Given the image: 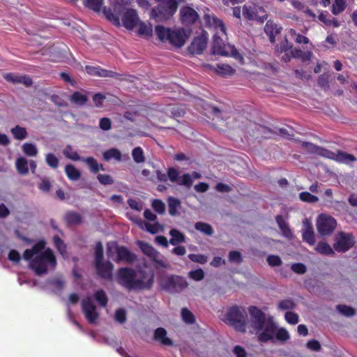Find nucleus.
Masks as SVG:
<instances>
[{"label":"nucleus","instance_id":"nucleus-1","mask_svg":"<svg viewBox=\"0 0 357 357\" xmlns=\"http://www.w3.org/2000/svg\"><path fill=\"white\" fill-rule=\"evenodd\" d=\"M23 259L29 261L30 268L38 275L54 270L56 265L52 250L45 249L43 241L38 242L31 249H26L23 254Z\"/></svg>","mask_w":357,"mask_h":357},{"label":"nucleus","instance_id":"nucleus-2","mask_svg":"<svg viewBox=\"0 0 357 357\" xmlns=\"http://www.w3.org/2000/svg\"><path fill=\"white\" fill-rule=\"evenodd\" d=\"M204 20L207 25L215 31L212 47L213 53L222 56H232L243 63V58L242 56L233 45L227 43L226 29L223 22L209 11L204 14Z\"/></svg>","mask_w":357,"mask_h":357},{"label":"nucleus","instance_id":"nucleus-3","mask_svg":"<svg viewBox=\"0 0 357 357\" xmlns=\"http://www.w3.org/2000/svg\"><path fill=\"white\" fill-rule=\"evenodd\" d=\"M250 319L248 321V329L250 333L258 335L260 342L274 340V330L276 324L272 317L266 315L261 310L255 306L248 309Z\"/></svg>","mask_w":357,"mask_h":357},{"label":"nucleus","instance_id":"nucleus-4","mask_svg":"<svg viewBox=\"0 0 357 357\" xmlns=\"http://www.w3.org/2000/svg\"><path fill=\"white\" fill-rule=\"evenodd\" d=\"M154 273L149 269L135 271L122 268L118 271L116 280L128 290L149 289L153 285Z\"/></svg>","mask_w":357,"mask_h":357},{"label":"nucleus","instance_id":"nucleus-5","mask_svg":"<svg viewBox=\"0 0 357 357\" xmlns=\"http://www.w3.org/2000/svg\"><path fill=\"white\" fill-rule=\"evenodd\" d=\"M102 13L105 17L112 22L116 26H120L123 25L128 30H132L138 24L139 17L137 11L134 9H126L124 10L121 20L117 14V8L115 7L114 11L110 9H102Z\"/></svg>","mask_w":357,"mask_h":357},{"label":"nucleus","instance_id":"nucleus-6","mask_svg":"<svg viewBox=\"0 0 357 357\" xmlns=\"http://www.w3.org/2000/svg\"><path fill=\"white\" fill-rule=\"evenodd\" d=\"M155 31L160 41H169L170 44L177 47H182L189 36V34L183 29H170L160 25L155 26Z\"/></svg>","mask_w":357,"mask_h":357},{"label":"nucleus","instance_id":"nucleus-7","mask_svg":"<svg viewBox=\"0 0 357 357\" xmlns=\"http://www.w3.org/2000/svg\"><path fill=\"white\" fill-rule=\"evenodd\" d=\"M302 144L303 146L309 151L338 162L349 165L356 160L354 155L342 151L333 152L324 148L317 146L309 142H303Z\"/></svg>","mask_w":357,"mask_h":357},{"label":"nucleus","instance_id":"nucleus-8","mask_svg":"<svg viewBox=\"0 0 357 357\" xmlns=\"http://www.w3.org/2000/svg\"><path fill=\"white\" fill-rule=\"evenodd\" d=\"M233 15L238 19H240L242 15L246 20H255L260 23H263L267 19L264 8L252 2L245 3L242 8L240 6L234 7Z\"/></svg>","mask_w":357,"mask_h":357},{"label":"nucleus","instance_id":"nucleus-9","mask_svg":"<svg viewBox=\"0 0 357 357\" xmlns=\"http://www.w3.org/2000/svg\"><path fill=\"white\" fill-rule=\"evenodd\" d=\"M160 286L171 293L179 292L187 287L186 280L178 275H166L160 279Z\"/></svg>","mask_w":357,"mask_h":357},{"label":"nucleus","instance_id":"nucleus-10","mask_svg":"<svg viewBox=\"0 0 357 357\" xmlns=\"http://www.w3.org/2000/svg\"><path fill=\"white\" fill-rule=\"evenodd\" d=\"M228 324L234 326L238 331H246L248 321H245L241 310L237 307H233L229 310L226 315Z\"/></svg>","mask_w":357,"mask_h":357},{"label":"nucleus","instance_id":"nucleus-11","mask_svg":"<svg viewBox=\"0 0 357 357\" xmlns=\"http://www.w3.org/2000/svg\"><path fill=\"white\" fill-rule=\"evenodd\" d=\"M336 226L335 219L329 215L322 213L317 217L316 227L318 233L321 236L330 235Z\"/></svg>","mask_w":357,"mask_h":357},{"label":"nucleus","instance_id":"nucleus-12","mask_svg":"<svg viewBox=\"0 0 357 357\" xmlns=\"http://www.w3.org/2000/svg\"><path fill=\"white\" fill-rule=\"evenodd\" d=\"M116 252L117 257L116 259V261H125L127 263L132 262L136 259V256L131 253L125 247H119L116 243L109 242L107 243V254L109 257Z\"/></svg>","mask_w":357,"mask_h":357},{"label":"nucleus","instance_id":"nucleus-13","mask_svg":"<svg viewBox=\"0 0 357 357\" xmlns=\"http://www.w3.org/2000/svg\"><path fill=\"white\" fill-rule=\"evenodd\" d=\"M82 307L83 313L87 321L91 324H97L99 321V313L93 303L91 297H87L82 300Z\"/></svg>","mask_w":357,"mask_h":357},{"label":"nucleus","instance_id":"nucleus-14","mask_svg":"<svg viewBox=\"0 0 357 357\" xmlns=\"http://www.w3.org/2000/svg\"><path fill=\"white\" fill-rule=\"evenodd\" d=\"M354 244V237L350 234L338 232L335 235V242L333 248L337 252H345Z\"/></svg>","mask_w":357,"mask_h":357},{"label":"nucleus","instance_id":"nucleus-15","mask_svg":"<svg viewBox=\"0 0 357 357\" xmlns=\"http://www.w3.org/2000/svg\"><path fill=\"white\" fill-rule=\"evenodd\" d=\"M207 36L205 33L194 38L188 50L192 54H200L207 46Z\"/></svg>","mask_w":357,"mask_h":357},{"label":"nucleus","instance_id":"nucleus-16","mask_svg":"<svg viewBox=\"0 0 357 357\" xmlns=\"http://www.w3.org/2000/svg\"><path fill=\"white\" fill-rule=\"evenodd\" d=\"M137 244L144 255H147L153 261L158 264L162 263V256L151 245L142 241H138Z\"/></svg>","mask_w":357,"mask_h":357},{"label":"nucleus","instance_id":"nucleus-17","mask_svg":"<svg viewBox=\"0 0 357 357\" xmlns=\"http://www.w3.org/2000/svg\"><path fill=\"white\" fill-rule=\"evenodd\" d=\"M181 20L183 24H190L194 23L198 18L197 13L189 6L183 7L180 10Z\"/></svg>","mask_w":357,"mask_h":357},{"label":"nucleus","instance_id":"nucleus-18","mask_svg":"<svg viewBox=\"0 0 357 357\" xmlns=\"http://www.w3.org/2000/svg\"><path fill=\"white\" fill-rule=\"evenodd\" d=\"M248 132L255 137H271V132L266 128L254 123H250L248 127Z\"/></svg>","mask_w":357,"mask_h":357},{"label":"nucleus","instance_id":"nucleus-19","mask_svg":"<svg viewBox=\"0 0 357 357\" xmlns=\"http://www.w3.org/2000/svg\"><path fill=\"white\" fill-rule=\"evenodd\" d=\"M96 269L98 274L106 279H111L113 270L112 264L109 262H103L102 261L96 264Z\"/></svg>","mask_w":357,"mask_h":357},{"label":"nucleus","instance_id":"nucleus-20","mask_svg":"<svg viewBox=\"0 0 357 357\" xmlns=\"http://www.w3.org/2000/svg\"><path fill=\"white\" fill-rule=\"evenodd\" d=\"M205 67L210 70H213L218 74L223 76L231 75L235 72V70L231 66L225 63L217 64L215 67H213L211 65L207 64Z\"/></svg>","mask_w":357,"mask_h":357},{"label":"nucleus","instance_id":"nucleus-21","mask_svg":"<svg viewBox=\"0 0 357 357\" xmlns=\"http://www.w3.org/2000/svg\"><path fill=\"white\" fill-rule=\"evenodd\" d=\"M85 70L86 73L92 76H98V77H112L114 73L112 71H108L107 70L102 69L100 67H95L91 66H86Z\"/></svg>","mask_w":357,"mask_h":357},{"label":"nucleus","instance_id":"nucleus-22","mask_svg":"<svg viewBox=\"0 0 357 357\" xmlns=\"http://www.w3.org/2000/svg\"><path fill=\"white\" fill-rule=\"evenodd\" d=\"M136 223L142 229L146 230L151 234H156L163 229L162 227L158 222L151 224L139 220Z\"/></svg>","mask_w":357,"mask_h":357},{"label":"nucleus","instance_id":"nucleus-23","mask_svg":"<svg viewBox=\"0 0 357 357\" xmlns=\"http://www.w3.org/2000/svg\"><path fill=\"white\" fill-rule=\"evenodd\" d=\"M280 30L281 27L272 21H268L264 26V31L268 36L271 43L275 41V36L280 32Z\"/></svg>","mask_w":357,"mask_h":357},{"label":"nucleus","instance_id":"nucleus-24","mask_svg":"<svg viewBox=\"0 0 357 357\" xmlns=\"http://www.w3.org/2000/svg\"><path fill=\"white\" fill-rule=\"evenodd\" d=\"M155 339L165 345H172V340L167 336V331L162 328H158L155 331Z\"/></svg>","mask_w":357,"mask_h":357},{"label":"nucleus","instance_id":"nucleus-25","mask_svg":"<svg viewBox=\"0 0 357 357\" xmlns=\"http://www.w3.org/2000/svg\"><path fill=\"white\" fill-rule=\"evenodd\" d=\"M7 81L13 82L23 83L26 86H30L32 84L31 79L29 77L17 76L12 73L6 74L4 76Z\"/></svg>","mask_w":357,"mask_h":357},{"label":"nucleus","instance_id":"nucleus-26","mask_svg":"<svg viewBox=\"0 0 357 357\" xmlns=\"http://www.w3.org/2000/svg\"><path fill=\"white\" fill-rule=\"evenodd\" d=\"M104 160L109 161L112 159L116 161H121L122 160V154L117 149H110L105 151L102 154Z\"/></svg>","mask_w":357,"mask_h":357},{"label":"nucleus","instance_id":"nucleus-27","mask_svg":"<svg viewBox=\"0 0 357 357\" xmlns=\"http://www.w3.org/2000/svg\"><path fill=\"white\" fill-rule=\"evenodd\" d=\"M303 239L310 245L315 243V238L313 229L311 225H305V229L303 231Z\"/></svg>","mask_w":357,"mask_h":357},{"label":"nucleus","instance_id":"nucleus-28","mask_svg":"<svg viewBox=\"0 0 357 357\" xmlns=\"http://www.w3.org/2000/svg\"><path fill=\"white\" fill-rule=\"evenodd\" d=\"M15 166L19 174L26 175L29 173V161L25 158H17Z\"/></svg>","mask_w":357,"mask_h":357},{"label":"nucleus","instance_id":"nucleus-29","mask_svg":"<svg viewBox=\"0 0 357 357\" xmlns=\"http://www.w3.org/2000/svg\"><path fill=\"white\" fill-rule=\"evenodd\" d=\"M172 238L169 240V243L176 245L180 243L185 242V235L177 229H173L169 231Z\"/></svg>","mask_w":357,"mask_h":357},{"label":"nucleus","instance_id":"nucleus-30","mask_svg":"<svg viewBox=\"0 0 357 357\" xmlns=\"http://www.w3.org/2000/svg\"><path fill=\"white\" fill-rule=\"evenodd\" d=\"M274 331V339L278 341L285 342L290 338L289 332L284 328H279L276 325Z\"/></svg>","mask_w":357,"mask_h":357},{"label":"nucleus","instance_id":"nucleus-31","mask_svg":"<svg viewBox=\"0 0 357 357\" xmlns=\"http://www.w3.org/2000/svg\"><path fill=\"white\" fill-rule=\"evenodd\" d=\"M22 150L25 155L29 157H35L38 153L36 145L30 142L23 144Z\"/></svg>","mask_w":357,"mask_h":357},{"label":"nucleus","instance_id":"nucleus-32","mask_svg":"<svg viewBox=\"0 0 357 357\" xmlns=\"http://www.w3.org/2000/svg\"><path fill=\"white\" fill-rule=\"evenodd\" d=\"M70 100L77 105L82 106L87 102L88 98L85 94L77 91L72 94Z\"/></svg>","mask_w":357,"mask_h":357},{"label":"nucleus","instance_id":"nucleus-33","mask_svg":"<svg viewBox=\"0 0 357 357\" xmlns=\"http://www.w3.org/2000/svg\"><path fill=\"white\" fill-rule=\"evenodd\" d=\"M139 25L138 33L144 37H150L152 35L153 29L152 26L149 23H145L140 22L137 24Z\"/></svg>","mask_w":357,"mask_h":357},{"label":"nucleus","instance_id":"nucleus-34","mask_svg":"<svg viewBox=\"0 0 357 357\" xmlns=\"http://www.w3.org/2000/svg\"><path fill=\"white\" fill-rule=\"evenodd\" d=\"M65 172L70 180L77 181L80 178V172L73 165H67L65 167Z\"/></svg>","mask_w":357,"mask_h":357},{"label":"nucleus","instance_id":"nucleus-35","mask_svg":"<svg viewBox=\"0 0 357 357\" xmlns=\"http://www.w3.org/2000/svg\"><path fill=\"white\" fill-rule=\"evenodd\" d=\"M315 250L324 255H332L334 254L333 249L326 242H319L316 245Z\"/></svg>","mask_w":357,"mask_h":357},{"label":"nucleus","instance_id":"nucleus-36","mask_svg":"<svg viewBox=\"0 0 357 357\" xmlns=\"http://www.w3.org/2000/svg\"><path fill=\"white\" fill-rule=\"evenodd\" d=\"M63 154L68 159L73 161L80 160L78 153L70 145L66 146L63 150Z\"/></svg>","mask_w":357,"mask_h":357},{"label":"nucleus","instance_id":"nucleus-37","mask_svg":"<svg viewBox=\"0 0 357 357\" xmlns=\"http://www.w3.org/2000/svg\"><path fill=\"white\" fill-rule=\"evenodd\" d=\"M82 161L89 166L92 172L96 173L99 169H103L102 165H100L97 160L92 157L83 158Z\"/></svg>","mask_w":357,"mask_h":357},{"label":"nucleus","instance_id":"nucleus-38","mask_svg":"<svg viewBox=\"0 0 357 357\" xmlns=\"http://www.w3.org/2000/svg\"><path fill=\"white\" fill-rule=\"evenodd\" d=\"M169 213L171 215H176L178 213V208L180 207V201L174 197L168 198Z\"/></svg>","mask_w":357,"mask_h":357},{"label":"nucleus","instance_id":"nucleus-39","mask_svg":"<svg viewBox=\"0 0 357 357\" xmlns=\"http://www.w3.org/2000/svg\"><path fill=\"white\" fill-rule=\"evenodd\" d=\"M11 133L14 137L19 140L24 139L27 137L26 130L21 126H17L11 129Z\"/></svg>","mask_w":357,"mask_h":357},{"label":"nucleus","instance_id":"nucleus-40","mask_svg":"<svg viewBox=\"0 0 357 357\" xmlns=\"http://www.w3.org/2000/svg\"><path fill=\"white\" fill-rule=\"evenodd\" d=\"M85 6L96 12H100L103 4V0H85Z\"/></svg>","mask_w":357,"mask_h":357},{"label":"nucleus","instance_id":"nucleus-41","mask_svg":"<svg viewBox=\"0 0 357 357\" xmlns=\"http://www.w3.org/2000/svg\"><path fill=\"white\" fill-rule=\"evenodd\" d=\"M299 198L302 202L313 204L319 201L318 197L310 194L308 192H302L299 194Z\"/></svg>","mask_w":357,"mask_h":357},{"label":"nucleus","instance_id":"nucleus-42","mask_svg":"<svg viewBox=\"0 0 357 357\" xmlns=\"http://www.w3.org/2000/svg\"><path fill=\"white\" fill-rule=\"evenodd\" d=\"M195 227L197 230L206 235H211L213 232V229L211 226L204 222H197Z\"/></svg>","mask_w":357,"mask_h":357},{"label":"nucleus","instance_id":"nucleus-43","mask_svg":"<svg viewBox=\"0 0 357 357\" xmlns=\"http://www.w3.org/2000/svg\"><path fill=\"white\" fill-rule=\"evenodd\" d=\"M193 183L192 176L190 174H184L180 176L177 183L190 188Z\"/></svg>","mask_w":357,"mask_h":357},{"label":"nucleus","instance_id":"nucleus-44","mask_svg":"<svg viewBox=\"0 0 357 357\" xmlns=\"http://www.w3.org/2000/svg\"><path fill=\"white\" fill-rule=\"evenodd\" d=\"M66 221L71 225H78L82 222V218L79 213L70 212L66 215Z\"/></svg>","mask_w":357,"mask_h":357},{"label":"nucleus","instance_id":"nucleus-45","mask_svg":"<svg viewBox=\"0 0 357 357\" xmlns=\"http://www.w3.org/2000/svg\"><path fill=\"white\" fill-rule=\"evenodd\" d=\"M132 156L135 162L137 163L144 162L145 158L144 155V152L140 147H136L132 150Z\"/></svg>","mask_w":357,"mask_h":357},{"label":"nucleus","instance_id":"nucleus-46","mask_svg":"<svg viewBox=\"0 0 357 357\" xmlns=\"http://www.w3.org/2000/svg\"><path fill=\"white\" fill-rule=\"evenodd\" d=\"M94 298L100 305L105 307L107 303V297L105 291L99 290L94 294Z\"/></svg>","mask_w":357,"mask_h":357},{"label":"nucleus","instance_id":"nucleus-47","mask_svg":"<svg viewBox=\"0 0 357 357\" xmlns=\"http://www.w3.org/2000/svg\"><path fill=\"white\" fill-rule=\"evenodd\" d=\"M346 7V0H335L333 5V13L335 15H338L342 13Z\"/></svg>","mask_w":357,"mask_h":357},{"label":"nucleus","instance_id":"nucleus-48","mask_svg":"<svg viewBox=\"0 0 357 357\" xmlns=\"http://www.w3.org/2000/svg\"><path fill=\"white\" fill-rule=\"evenodd\" d=\"M337 310L342 314L346 317H351L355 314L354 310L347 305H339L336 307Z\"/></svg>","mask_w":357,"mask_h":357},{"label":"nucleus","instance_id":"nucleus-49","mask_svg":"<svg viewBox=\"0 0 357 357\" xmlns=\"http://www.w3.org/2000/svg\"><path fill=\"white\" fill-rule=\"evenodd\" d=\"M181 317L183 321L187 324H192L195 321V317L193 314L186 308L182 309Z\"/></svg>","mask_w":357,"mask_h":357},{"label":"nucleus","instance_id":"nucleus-50","mask_svg":"<svg viewBox=\"0 0 357 357\" xmlns=\"http://www.w3.org/2000/svg\"><path fill=\"white\" fill-rule=\"evenodd\" d=\"M45 161L52 168L56 169L59 166V160L53 153H47L45 155Z\"/></svg>","mask_w":357,"mask_h":357},{"label":"nucleus","instance_id":"nucleus-51","mask_svg":"<svg viewBox=\"0 0 357 357\" xmlns=\"http://www.w3.org/2000/svg\"><path fill=\"white\" fill-rule=\"evenodd\" d=\"M103 247L101 243H98L95 248V261L96 264L102 261Z\"/></svg>","mask_w":357,"mask_h":357},{"label":"nucleus","instance_id":"nucleus-52","mask_svg":"<svg viewBox=\"0 0 357 357\" xmlns=\"http://www.w3.org/2000/svg\"><path fill=\"white\" fill-rule=\"evenodd\" d=\"M63 281L61 278H56L50 282L52 290L54 291H60L63 287Z\"/></svg>","mask_w":357,"mask_h":357},{"label":"nucleus","instance_id":"nucleus-53","mask_svg":"<svg viewBox=\"0 0 357 357\" xmlns=\"http://www.w3.org/2000/svg\"><path fill=\"white\" fill-rule=\"evenodd\" d=\"M285 320L290 324L295 325L298 322V316L292 312H287L284 315Z\"/></svg>","mask_w":357,"mask_h":357},{"label":"nucleus","instance_id":"nucleus-54","mask_svg":"<svg viewBox=\"0 0 357 357\" xmlns=\"http://www.w3.org/2000/svg\"><path fill=\"white\" fill-rule=\"evenodd\" d=\"M97 178L102 185H110L114 183L113 178L108 174H99L97 176Z\"/></svg>","mask_w":357,"mask_h":357},{"label":"nucleus","instance_id":"nucleus-55","mask_svg":"<svg viewBox=\"0 0 357 357\" xmlns=\"http://www.w3.org/2000/svg\"><path fill=\"white\" fill-rule=\"evenodd\" d=\"M204 275V271L202 269L199 268L195 271H192L189 273V277L194 280L199 281L203 279Z\"/></svg>","mask_w":357,"mask_h":357},{"label":"nucleus","instance_id":"nucleus-56","mask_svg":"<svg viewBox=\"0 0 357 357\" xmlns=\"http://www.w3.org/2000/svg\"><path fill=\"white\" fill-rule=\"evenodd\" d=\"M189 259L197 263L205 264L207 261V257L203 255L190 254L188 255Z\"/></svg>","mask_w":357,"mask_h":357},{"label":"nucleus","instance_id":"nucleus-57","mask_svg":"<svg viewBox=\"0 0 357 357\" xmlns=\"http://www.w3.org/2000/svg\"><path fill=\"white\" fill-rule=\"evenodd\" d=\"M337 40H338V38H337V35L330 34L326 38V40H325L326 46L328 48L333 47L337 44Z\"/></svg>","mask_w":357,"mask_h":357},{"label":"nucleus","instance_id":"nucleus-58","mask_svg":"<svg viewBox=\"0 0 357 357\" xmlns=\"http://www.w3.org/2000/svg\"><path fill=\"white\" fill-rule=\"evenodd\" d=\"M295 306L294 303L291 300H284L279 303L278 307L282 310H291Z\"/></svg>","mask_w":357,"mask_h":357},{"label":"nucleus","instance_id":"nucleus-59","mask_svg":"<svg viewBox=\"0 0 357 357\" xmlns=\"http://www.w3.org/2000/svg\"><path fill=\"white\" fill-rule=\"evenodd\" d=\"M54 243L55 246L57 248L58 250L60 253L65 257L66 256V246L63 241L57 236L54 238Z\"/></svg>","mask_w":357,"mask_h":357},{"label":"nucleus","instance_id":"nucleus-60","mask_svg":"<svg viewBox=\"0 0 357 357\" xmlns=\"http://www.w3.org/2000/svg\"><path fill=\"white\" fill-rule=\"evenodd\" d=\"M115 320L121 324H123L126 320V311L123 309H118L114 314Z\"/></svg>","mask_w":357,"mask_h":357},{"label":"nucleus","instance_id":"nucleus-61","mask_svg":"<svg viewBox=\"0 0 357 357\" xmlns=\"http://www.w3.org/2000/svg\"><path fill=\"white\" fill-rule=\"evenodd\" d=\"M152 207L159 213H162L165 209L164 203L159 199H154L153 201Z\"/></svg>","mask_w":357,"mask_h":357},{"label":"nucleus","instance_id":"nucleus-62","mask_svg":"<svg viewBox=\"0 0 357 357\" xmlns=\"http://www.w3.org/2000/svg\"><path fill=\"white\" fill-rule=\"evenodd\" d=\"M267 262L271 266H277L281 264L282 260L280 257L277 255H269L267 257Z\"/></svg>","mask_w":357,"mask_h":357},{"label":"nucleus","instance_id":"nucleus-63","mask_svg":"<svg viewBox=\"0 0 357 357\" xmlns=\"http://www.w3.org/2000/svg\"><path fill=\"white\" fill-rule=\"evenodd\" d=\"M229 259L231 262L239 264L241 261V253L238 251H231L229 255Z\"/></svg>","mask_w":357,"mask_h":357},{"label":"nucleus","instance_id":"nucleus-64","mask_svg":"<svg viewBox=\"0 0 357 357\" xmlns=\"http://www.w3.org/2000/svg\"><path fill=\"white\" fill-rule=\"evenodd\" d=\"M291 270L298 274H303L306 271V267L301 263H296L291 265Z\"/></svg>","mask_w":357,"mask_h":357}]
</instances>
